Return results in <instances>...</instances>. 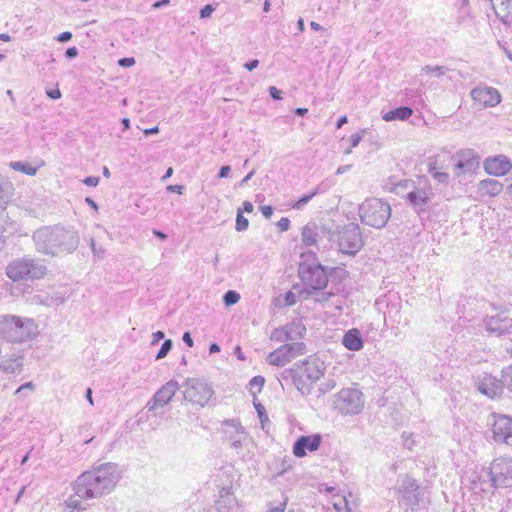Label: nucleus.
Wrapping results in <instances>:
<instances>
[{
	"instance_id": "obj_1",
	"label": "nucleus",
	"mask_w": 512,
	"mask_h": 512,
	"mask_svg": "<svg viewBox=\"0 0 512 512\" xmlns=\"http://www.w3.org/2000/svg\"><path fill=\"white\" fill-rule=\"evenodd\" d=\"M122 478L119 465L106 462L82 472L72 484V490L80 499L93 500L109 495Z\"/></svg>"
},
{
	"instance_id": "obj_2",
	"label": "nucleus",
	"mask_w": 512,
	"mask_h": 512,
	"mask_svg": "<svg viewBox=\"0 0 512 512\" xmlns=\"http://www.w3.org/2000/svg\"><path fill=\"white\" fill-rule=\"evenodd\" d=\"M301 259L298 276L304 288L299 290V299L307 300L313 297L317 302L329 301L335 294L331 291H323L328 284L327 269L317 262L314 252L302 253Z\"/></svg>"
},
{
	"instance_id": "obj_3",
	"label": "nucleus",
	"mask_w": 512,
	"mask_h": 512,
	"mask_svg": "<svg viewBox=\"0 0 512 512\" xmlns=\"http://www.w3.org/2000/svg\"><path fill=\"white\" fill-rule=\"evenodd\" d=\"M33 240L37 251L53 256L61 252H72L79 244L74 231L60 227L38 229L33 234Z\"/></svg>"
},
{
	"instance_id": "obj_4",
	"label": "nucleus",
	"mask_w": 512,
	"mask_h": 512,
	"mask_svg": "<svg viewBox=\"0 0 512 512\" xmlns=\"http://www.w3.org/2000/svg\"><path fill=\"white\" fill-rule=\"evenodd\" d=\"M324 371V361L317 355H310L293 368L284 370L281 377L284 380L292 379L299 392L305 395L310 393L312 385L323 376Z\"/></svg>"
},
{
	"instance_id": "obj_5",
	"label": "nucleus",
	"mask_w": 512,
	"mask_h": 512,
	"mask_svg": "<svg viewBox=\"0 0 512 512\" xmlns=\"http://www.w3.org/2000/svg\"><path fill=\"white\" fill-rule=\"evenodd\" d=\"M489 480L475 476L472 480V490L488 492L492 488H507L512 486V458L499 457L493 460L487 472Z\"/></svg>"
},
{
	"instance_id": "obj_6",
	"label": "nucleus",
	"mask_w": 512,
	"mask_h": 512,
	"mask_svg": "<svg viewBox=\"0 0 512 512\" xmlns=\"http://www.w3.org/2000/svg\"><path fill=\"white\" fill-rule=\"evenodd\" d=\"M398 502L401 506L412 511L426 507L430 502V491L421 486L417 480L405 475L398 481L395 488Z\"/></svg>"
},
{
	"instance_id": "obj_7",
	"label": "nucleus",
	"mask_w": 512,
	"mask_h": 512,
	"mask_svg": "<svg viewBox=\"0 0 512 512\" xmlns=\"http://www.w3.org/2000/svg\"><path fill=\"white\" fill-rule=\"evenodd\" d=\"M46 272V266L30 256L14 259L6 267V275L13 281L41 279Z\"/></svg>"
},
{
	"instance_id": "obj_8",
	"label": "nucleus",
	"mask_w": 512,
	"mask_h": 512,
	"mask_svg": "<svg viewBox=\"0 0 512 512\" xmlns=\"http://www.w3.org/2000/svg\"><path fill=\"white\" fill-rule=\"evenodd\" d=\"M359 216L363 224L381 229L391 217V207L379 198L366 199L359 207Z\"/></svg>"
},
{
	"instance_id": "obj_9",
	"label": "nucleus",
	"mask_w": 512,
	"mask_h": 512,
	"mask_svg": "<svg viewBox=\"0 0 512 512\" xmlns=\"http://www.w3.org/2000/svg\"><path fill=\"white\" fill-rule=\"evenodd\" d=\"M182 387L184 388L185 401L194 406L204 407L208 405L215 394L211 383L203 378H188Z\"/></svg>"
},
{
	"instance_id": "obj_10",
	"label": "nucleus",
	"mask_w": 512,
	"mask_h": 512,
	"mask_svg": "<svg viewBox=\"0 0 512 512\" xmlns=\"http://www.w3.org/2000/svg\"><path fill=\"white\" fill-rule=\"evenodd\" d=\"M39 334L36 322H0V337L11 343H25Z\"/></svg>"
},
{
	"instance_id": "obj_11",
	"label": "nucleus",
	"mask_w": 512,
	"mask_h": 512,
	"mask_svg": "<svg viewBox=\"0 0 512 512\" xmlns=\"http://www.w3.org/2000/svg\"><path fill=\"white\" fill-rule=\"evenodd\" d=\"M364 395L357 388H343L336 395L333 407L342 415H357L364 408Z\"/></svg>"
},
{
	"instance_id": "obj_12",
	"label": "nucleus",
	"mask_w": 512,
	"mask_h": 512,
	"mask_svg": "<svg viewBox=\"0 0 512 512\" xmlns=\"http://www.w3.org/2000/svg\"><path fill=\"white\" fill-rule=\"evenodd\" d=\"M338 245L342 253L356 254L363 246L359 225L350 223L344 226L338 233Z\"/></svg>"
},
{
	"instance_id": "obj_13",
	"label": "nucleus",
	"mask_w": 512,
	"mask_h": 512,
	"mask_svg": "<svg viewBox=\"0 0 512 512\" xmlns=\"http://www.w3.org/2000/svg\"><path fill=\"white\" fill-rule=\"evenodd\" d=\"M433 196L432 187L427 180H418V184L409 190L405 199L414 208L415 212L420 215L425 212L426 205Z\"/></svg>"
},
{
	"instance_id": "obj_14",
	"label": "nucleus",
	"mask_w": 512,
	"mask_h": 512,
	"mask_svg": "<svg viewBox=\"0 0 512 512\" xmlns=\"http://www.w3.org/2000/svg\"><path fill=\"white\" fill-rule=\"evenodd\" d=\"M179 387L180 386L176 380H169L155 392L153 397L145 405V409H147L148 412L156 414V410L158 408H162L169 404Z\"/></svg>"
},
{
	"instance_id": "obj_15",
	"label": "nucleus",
	"mask_w": 512,
	"mask_h": 512,
	"mask_svg": "<svg viewBox=\"0 0 512 512\" xmlns=\"http://www.w3.org/2000/svg\"><path fill=\"white\" fill-rule=\"evenodd\" d=\"M492 437L497 443L512 446V418L504 414H492Z\"/></svg>"
},
{
	"instance_id": "obj_16",
	"label": "nucleus",
	"mask_w": 512,
	"mask_h": 512,
	"mask_svg": "<svg viewBox=\"0 0 512 512\" xmlns=\"http://www.w3.org/2000/svg\"><path fill=\"white\" fill-rule=\"evenodd\" d=\"M471 98L474 104L480 108H492L501 102V94L491 86H477L471 90Z\"/></svg>"
},
{
	"instance_id": "obj_17",
	"label": "nucleus",
	"mask_w": 512,
	"mask_h": 512,
	"mask_svg": "<svg viewBox=\"0 0 512 512\" xmlns=\"http://www.w3.org/2000/svg\"><path fill=\"white\" fill-rule=\"evenodd\" d=\"M222 426L226 427L223 432L233 448H241L244 439L246 438V432L244 427L237 419H226L222 422Z\"/></svg>"
},
{
	"instance_id": "obj_18",
	"label": "nucleus",
	"mask_w": 512,
	"mask_h": 512,
	"mask_svg": "<svg viewBox=\"0 0 512 512\" xmlns=\"http://www.w3.org/2000/svg\"><path fill=\"white\" fill-rule=\"evenodd\" d=\"M322 442V436L320 434L302 435L297 438L293 445V454L302 458L307 455V451L314 452L318 450Z\"/></svg>"
},
{
	"instance_id": "obj_19",
	"label": "nucleus",
	"mask_w": 512,
	"mask_h": 512,
	"mask_svg": "<svg viewBox=\"0 0 512 512\" xmlns=\"http://www.w3.org/2000/svg\"><path fill=\"white\" fill-rule=\"evenodd\" d=\"M477 389L482 394L490 398H495L500 396L503 392L502 379H497L496 377L485 373L483 376L478 378Z\"/></svg>"
},
{
	"instance_id": "obj_20",
	"label": "nucleus",
	"mask_w": 512,
	"mask_h": 512,
	"mask_svg": "<svg viewBox=\"0 0 512 512\" xmlns=\"http://www.w3.org/2000/svg\"><path fill=\"white\" fill-rule=\"evenodd\" d=\"M484 168L490 175L503 176L512 169V164L506 156L498 155L494 158L486 159L484 162Z\"/></svg>"
},
{
	"instance_id": "obj_21",
	"label": "nucleus",
	"mask_w": 512,
	"mask_h": 512,
	"mask_svg": "<svg viewBox=\"0 0 512 512\" xmlns=\"http://www.w3.org/2000/svg\"><path fill=\"white\" fill-rule=\"evenodd\" d=\"M216 509L218 512H240V506L231 487H224L220 490Z\"/></svg>"
},
{
	"instance_id": "obj_22",
	"label": "nucleus",
	"mask_w": 512,
	"mask_h": 512,
	"mask_svg": "<svg viewBox=\"0 0 512 512\" xmlns=\"http://www.w3.org/2000/svg\"><path fill=\"white\" fill-rule=\"evenodd\" d=\"M343 346L350 351H359L363 348L361 332L357 328L348 330L342 338Z\"/></svg>"
},
{
	"instance_id": "obj_23",
	"label": "nucleus",
	"mask_w": 512,
	"mask_h": 512,
	"mask_svg": "<svg viewBox=\"0 0 512 512\" xmlns=\"http://www.w3.org/2000/svg\"><path fill=\"white\" fill-rule=\"evenodd\" d=\"M292 359L289 355L288 345L284 344L270 352L267 356V362L273 366H284L291 362Z\"/></svg>"
},
{
	"instance_id": "obj_24",
	"label": "nucleus",
	"mask_w": 512,
	"mask_h": 512,
	"mask_svg": "<svg viewBox=\"0 0 512 512\" xmlns=\"http://www.w3.org/2000/svg\"><path fill=\"white\" fill-rule=\"evenodd\" d=\"M23 357L13 354L10 357H3L0 360V369L5 373H17L22 370Z\"/></svg>"
},
{
	"instance_id": "obj_25",
	"label": "nucleus",
	"mask_w": 512,
	"mask_h": 512,
	"mask_svg": "<svg viewBox=\"0 0 512 512\" xmlns=\"http://www.w3.org/2000/svg\"><path fill=\"white\" fill-rule=\"evenodd\" d=\"M486 331L496 337H505L512 334V324L506 322H485Z\"/></svg>"
},
{
	"instance_id": "obj_26",
	"label": "nucleus",
	"mask_w": 512,
	"mask_h": 512,
	"mask_svg": "<svg viewBox=\"0 0 512 512\" xmlns=\"http://www.w3.org/2000/svg\"><path fill=\"white\" fill-rule=\"evenodd\" d=\"M503 190V185L495 179H484L479 183V191L483 195L496 196Z\"/></svg>"
},
{
	"instance_id": "obj_27",
	"label": "nucleus",
	"mask_w": 512,
	"mask_h": 512,
	"mask_svg": "<svg viewBox=\"0 0 512 512\" xmlns=\"http://www.w3.org/2000/svg\"><path fill=\"white\" fill-rule=\"evenodd\" d=\"M413 114V110L410 107L402 106L394 110L388 111L382 115V119L390 122L394 120H407Z\"/></svg>"
},
{
	"instance_id": "obj_28",
	"label": "nucleus",
	"mask_w": 512,
	"mask_h": 512,
	"mask_svg": "<svg viewBox=\"0 0 512 512\" xmlns=\"http://www.w3.org/2000/svg\"><path fill=\"white\" fill-rule=\"evenodd\" d=\"M289 341L302 339L306 334V327L303 322H286L284 325Z\"/></svg>"
},
{
	"instance_id": "obj_29",
	"label": "nucleus",
	"mask_w": 512,
	"mask_h": 512,
	"mask_svg": "<svg viewBox=\"0 0 512 512\" xmlns=\"http://www.w3.org/2000/svg\"><path fill=\"white\" fill-rule=\"evenodd\" d=\"M302 242L307 246H313L317 244L318 238V227L315 223L306 224L301 233Z\"/></svg>"
},
{
	"instance_id": "obj_30",
	"label": "nucleus",
	"mask_w": 512,
	"mask_h": 512,
	"mask_svg": "<svg viewBox=\"0 0 512 512\" xmlns=\"http://www.w3.org/2000/svg\"><path fill=\"white\" fill-rule=\"evenodd\" d=\"M325 191L324 184H319L312 192L303 195L298 201H296L292 208L296 210H302L306 204H308L317 194Z\"/></svg>"
},
{
	"instance_id": "obj_31",
	"label": "nucleus",
	"mask_w": 512,
	"mask_h": 512,
	"mask_svg": "<svg viewBox=\"0 0 512 512\" xmlns=\"http://www.w3.org/2000/svg\"><path fill=\"white\" fill-rule=\"evenodd\" d=\"M334 507L337 511L345 509L347 512H355L357 505L350 493L348 496H342L334 502Z\"/></svg>"
},
{
	"instance_id": "obj_32",
	"label": "nucleus",
	"mask_w": 512,
	"mask_h": 512,
	"mask_svg": "<svg viewBox=\"0 0 512 512\" xmlns=\"http://www.w3.org/2000/svg\"><path fill=\"white\" fill-rule=\"evenodd\" d=\"M490 3L497 17L505 21L509 14V3L506 0H490Z\"/></svg>"
},
{
	"instance_id": "obj_33",
	"label": "nucleus",
	"mask_w": 512,
	"mask_h": 512,
	"mask_svg": "<svg viewBox=\"0 0 512 512\" xmlns=\"http://www.w3.org/2000/svg\"><path fill=\"white\" fill-rule=\"evenodd\" d=\"M477 166L478 162L471 158H467L465 160L460 159L455 163V174L460 176L463 173L472 171Z\"/></svg>"
},
{
	"instance_id": "obj_34",
	"label": "nucleus",
	"mask_w": 512,
	"mask_h": 512,
	"mask_svg": "<svg viewBox=\"0 0 512 512\" xmlns=\"http://www.w3.org/2000/svg\"><path fill=\"white\" fill-rule=\"evenodd\" d=\"M9 166L13 170L22 172L29 176H34L37 173V168L32 167L29 163H26V162L13 161V162H10Z\"/></svg>"
},
{
	"instance_id": "obj_35",
	"label": "nucleus",
	"mask_w": 512,
	"mask_h": 512,
	"mask_svg": "<svg viewBox=\"0 0 512 512\" xmlns=\"http://www.w3.org/2000/svg\"><path fill=\"white\" fill-rule=\"evenodd\" d=\"M82 499H80L75 494L73 496H70L66 502V508L70 510V512H81L86 509V507L83 505Z\"/></svg>"
},
{
	"instance_id": "obj_36",
	"label": "nucleus",
	"mask_w": 512,
	"mask_h": 512,
	"mask_svg": "<svg viewBox=\"0 0 512 512\" xmlns=\"http://www.w3.org/2000/svg\"><path fill=\"white\" fill-rule=\"evenodd\" d=\"M286 345H288L289 355L292 360L306 353V345L303 342L286 343Z\"/></svg>"
},
{
	"instance_id": "obj_37",
	"label": "nucleus",
	"mask_w": 512,
	"mask_h": 512,
	"mask_svg": "<svg viewBox=\"0 0 512 512\" xmlns=\"http://www.w3.org/2000/svg\"><path fill=\"white\" fill-rule=\"evenodd\" d=\"M438 165L436 161L429 163V173L433 176L435 180L441 183H446L448 181L449 175L446 172L438 171Z\"/></svg>"
},
{
	"instance_id": "obj_38",
	"label": "nucleus",
	"mask_w": 512,
	"mask_h": 512,
	"mask_svg": "<svg viewBox=\"0 0 512 512\" xmlns=\"http://www.w3.org/2000/svg\"><path fill=\"white\" fill-rule=\"evenodd\" d=\"M264 384L265 378L263 376L257 375L253 377L248 384L250 393L255 397L257 393H260L262 391Z\"/></svg>"
},
{
	"instance_id": "obj_39",
	"label": "nucleus",
	"mask_w": 512,
	"mask_h": 512,
	"mask_svg": "<svg viewBox=\"0 0 512 512\" xmlns=\"http://www.w3.org/2000/svg\"><path fill=\"white\" fill-rule=\"evenodd\" d=\"M448 71V68L445 67V66H431V65H426L422 68V72L424 74H432L434 75L435 77L437 78H440L442 77L443 75H445V73Z\"/></svg>"
},
{
	"instance_id": "obj_40",
	"label": "nucleus",
	"mask_w": 512,
	"mask_h": 512,
	"mask_svg": "<svg viewBox=\"0 0 512 512\" xmlns=\"http://www.w3.org/2000/svg\"><path fill=\"white\" fill-rule=\"evenodd\" d=\"M270 338H271V340H274L277 342L289 341L284 325L282 327L275 328L272 331Z\"/></svg>"
},
{
	"instance_id": "obj_41",
	"label": "nucleus",
	"mask_w": 512,
	"mask_h": 512,
	"mask_svg": "<svg viewBox=\"0 0 512 512\" xmlns=\"http://www.w3.org/2000/svg\"><path fill=\"white\" fill-rule=\"evenodd\" d=\"M249 226L248 219L243 216V210H237L235 229L238 232L245 231Z\"/></svg>"
},
{
	"instance_id": "obj_42",
	"label": "nucleus",
	"mask_w": 512,
	"mask_h": 512,
	"mask_svg": "<svg viewBox=\"0 0 512 512\" xmlns=\"http://www.w3.org/2000/svg\"><path fill=\"white\" fill-rule=\"evenodd\" d=\"M239 299V293L234 290H228L223 296V301L227 306L236 304L239 301Z\"/></svg>"
},
{
	"instance_id": "obj_43",
	"label": "nucleus",
	"mask_w": 512,
	"mask_h": 512,
	"mask_svg": "<svg viewBox=\"0 0 512 512\" xmlns=\"http://www.w3.org/2000/svg\"><path fill=\"white\" fill-rule=\"evenodd\" d=\"M502 383L512 392V365L502 370Z\"/></svg>"
},
{
	"instance_id": "obj_44",
	"label": "nucleus",
	"mask_w": 512,
	"mask_h": 512,
	"mask_svg": "<svg viewBox=\"0 0 512 512\" xmlns=\"http://www.w3.org/2000/svg\"><path fill=\"white\" fill-rule=\"evenodd\" d=\"M173 343L170 339H167L163 342L161 348L159 349L158 353L156 354V360L163 359L167 356V354L172 349Z\"/></svg>"
},
{
	"instance_id": "obj_45",
	"label": "nucleus",
	"mask_w": 512,
	"mask_h": 512,
	"mask_svg": "<svg viewBox=\"0 0 512 512\" xmlns=\"http://www.w3.org/2000/svg\"><path fill=\"white\" fill-rule=\"evenodd\" d=\"M293 288L294 290H300L297 286H294ZM297 298H299V293L296 294L294 291H288L284 294L283 303L286 306L294 305L297 301Z\"/></svg>"
},
{
	"instance_id": "obj_46",
	"label": "nucleus",
	"mask_w": 512,
	"mask_h": 512,
	"mask_svg": "<svg viewBox=\"0 0 512 512\" xmlns=\"http://www.w3.org/2000/svg\"><path fill=\"white\" fill-rule=\"evenodd\" d=\"M363 133V131L357 132L350 137L351 145L350 148L345 151V154H350L352 152V148H355L359 145L360 141L363 138Z\"/></svg>"
},
{
	"instance_id": "obj_47",
	"label": "nucleus",
	"mask_w": 512,
	"mask_h": 512,
	"mask_svg": "<svg viewBox=\"0 0 512 512\" xmlns=\"http://www.w3.org/2000/svg\"><path fill=\"white\" fill-rule=\"evenodd\" d=\"M254 407H255L258 417L263 425L264 421H268V415H267L266 409L261 403H259V402L256 403L255 401H254Z\"/></svg>"
},
{
	"instance_id": "obj_48",
	"label": "nucleus",
	"mask_w": 512,
	"mask_h": 512,
	"mask_svg": "<svg viewBox=\"0 0 512 512\" xmlns=\"http://www.w3.org/2000/svg\"><path fill=\"white\" fill-rule=\"evenodd\" d=\"M336 386V382L334 379H328L326 380L325 382H323L321 384V386L319 387V391L322 393V394H325L329 391H331L332 389H334Z\"/></svg>"
},
{
	"instance_id": "obj_49",
	"label": "nucleus",
	"mask_w": 512,
	"mask_h": 512,
	"mask_svg": "<svg viewBox=\"0 0 512 512\" xmlns=\"http://www.w3.org/2000/svg\"><path fill=\"white\" fill-rule=\"evenodd\" d=\"M415 186H416V183L414 181H412V180H409V179L401 180L397 184L398 188L405 189V190H408V191L412 190Z\"/></svg>"
},
{
	"instance_id": "obj_50",
	"label": "nucleus",
	"mask_w": 512,
	"mask_h": 512,
	"mask_svg": "<svg viewBox=\"0 0 512 512\" xmlns=\"http://www.w3.org/2000/svg\"><path fill=\"white\" fill-rule=\"evenodd\" d=\"M215 10V7L211 4H207L205 5L201 10H200V18L204 19V18H207L209 17Z\"/></svg>"
},
{
	"instance_id": "obj_51",
	"label": "nucleus",
	"mask_w": 512,
	"mask_h": 512,
	"mask_svg": "<svg viewBox=\"0 0 512 512\" xmlns=\"http://www.w3.org/2000/svg\"><path fill=\"white\" fill-rule=\"evenodd\" d=\"M49 300L50 299L47 296L38 294V295H34L31 298V304H44V305H48V301Z\"/></svg>"
},
{
	"instance_id": "obj_52",
	"label": "nucleus",
	"mask_w": 512,
	"mask_h": 512,
	"mask_svg": "<svg viewBox=\"0 0 512 512\" xmlns=\"http://www.w3.org/2000/svg\"><path fill=\"white\" fill-rule=\"evenodd\" d=\"M118 64L121 67L128 68L135 64V59L133 57L121 58L119 59Z\"/></svg>"
},
{
	"instance_id": "obj_53",
	"label": "nucleus",
	"mask_w": 512,
	"mask_h": 512,
	"mask_svg": "<svg viewBox=\"0 0 512 512\" xmlns=\"http://www.w3.org/2000/svg\"><path fill=\"white\" fill-rule=\"evenodd\" d=\"M34 388H35V386L32 382H26L17 388V390L15 391V394H20L26 390L32 392L34 390Z\"/></svg>"
},
{
	"instance_id": "obj_54",
	"label": "nucleus",
	"mask_w": 512,
	"mask_h": 512,
	"mask_svg": "<svg viewBox=\"0 0 512 512\" xmlns=\"http://www.w3.org/2000/svg\"><path fill=\"white\" fill-rule=\"evenodd\" d=\"M277 226L281 231H287L290 228V220L283 217L278 221Z\"/></svg>"
},
{
	"instance_id": "obj_55",
	"label": "nucleus",
	"mask_w": 512,
	"mask_h": 512,
	"mask_svg": "<svg viewBox=\"0 0 512 512\" xmlns=\"http://www.w3.org/2000/svg\"><path fill=\"white\" fill-rule=\"evenodd\" d=\"M269 94L275 100H281L282 99V91L277 89L274 86H270L269 87Z\"/></svg>"
},
{
	"instance_id": "obj_56",
	"label": "nucleus",
	"mask_w": 512,
	"mask_h": 512,
	"mask_svg": "<svg viewBox=\"0 0 512 512\" xmlns=\"http://www.w3.org/2000/svg\"><path fill=\"white\" fill-rule=\"evenodd\" d=\"M83 183L87 186L95 187L99 183V177L89 176L83 180Z\"/></svg>"
},
{
	"instance_id": "obj_57",
	"label": "nucleus",
	"mask_w": 512,
	"mask_h": 512,
	"mask_svg": "<svg viewBox=\"0 0 512 512\" xmlns=\"http://www.w3.org/2000/svg\"><path fill=\"white\" fill-rule=\"evenodd\" d=\"M71 38H72V33L69 31H65L57 36V41H59L61 43H65V42L70 41Z\"/></svg>"
},
{
	"instance_id": "obj_58",
	"label": "nucleus",
	"mask_w": 512,
	"mask_h": 512,
	"mask_svg": "<svg viewBox=\"0 0 512 512\" xmlns=\"http://www.w3.org/2000/svg\"><path fill=\"white\" fill-rule=\"evenodd\" d=\"M230 172H231V167L229 165H224L220 168L218 177L219 178H227V177H229Z\"/></svg>"
},
{
	"instance_id": "obj_59",
	"label": "nucleus",
	"mask_w": 512,
	"mask_h": 512,
	"mask_svg": "<svg viewBox=\"0 0 512 512\" xmlns=\"http://www.w3.org/2000/svg\"><path fill=\"white\" fill-rule=\"evenodd\" d=\"M260 210L265 218H270L273 214V207L270 205L261 206Z\"/></svg>"
},
{
	"instance_id": "obj_60",
	"label": "nucleus",
	"mask_w": 512,
	"mask_h": 512,
	"mask_svg": "<svg viewBox=\"0 0 512 512\" xmlns=\"http://www.w3.org/2000/svg\"><path fill=\"white\" fill-rule=\"evenodd\" d=\"M78 55V49L76 47H69L65 51V56L69 59L75 58Z\"/></svg>"
},
{
	"instance_id": "obj_61",
	"label": "nucleus",
	"mask_w": 512,
	"mask_h": 512,
	"mask_svg": "<svg viewBox=\"0 0 512 512\" xmlns=\"http://www.w3.org/2000/svg\"><path fill=\"white\" fill-rule=\"evenodd\" d=\"M286 508V501L279 503L275 507H270L267 512H284Z\"/></svg>"
},
{
	"instance_id": "obj_62",
	"label": "nucleus",
	"mask_w": 512,
	"mask_h": 512,
	"mask_svg": "<svg viewBox=\"0 0 512 512\" xmlns=\"http://www.w3.org/2000/svg\"><path fill=\"white\" fill-rule=\"evenodd\" d=\"M46 94L49 98L54 100L59 99L61 97V92L59 89L47 90Z\"/></svg>"
},
{
	"instance_id": "obj_63",
	"label": "nucleus",
	"mask_w": 512,
	"mask_h": 512,
	"mask_svg": "<svg viewBox=\"0 0 512 512\" xmlns=\"http://www.w3.org/2000/svg\"><path fill=\"white\" fill-rule=\"evenodd\" d=\"M253 209H254V206L251 202L244 201L242 204V208H239L238 210H243V213L244 212L251 213V212H253Z\"/></svg>"
},
{
	"instance_id": "obj_64",
	"label": "nucleus",
	"mask_w": 512,
	"mask_h": 512,
	"mask_svg": "<svg viewBox=\"0 0 512 512\" xmlns=\"http://www.w3.org/2000/svg\"><path fill=\"white\" fill-rule=\"evenodd\" d=\"M259 65V61L257 59H254V60H251L247 63H245L244 67L248 70V71H252L254 69H256Z\"/></svg>"
}]
</instances>
